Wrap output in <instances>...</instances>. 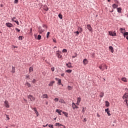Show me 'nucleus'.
<instances>
[{
	"label": "nucleus",
	"mask_w": 128,
	"mask_h": 128,
	"mask_svg": "<svg viewBox=\"0 0 128 128\" xmlns=\"http://www.w3.org/2000/svg\"><path fill=\"white\" fill-rule=\"evenodd\" d=\"M99 68L102 70H104V68L108 70V66L104 64H102L99 66Z\"/></svg>",
	"instance_id": "obj_1"
},
{
	"label": "nucleus",
	"mask_w": 128,
	"mask_h": 128,
	"mask_svg": "<svg viewBox=\"0 0 128 128\" xmlns=\"http://www.w3.org/2000/svg\"><path fill=\"white\" fill-rule=\"evenodd\" d=\"M28 98L30 100V102H32V100H36V98H34L32 95L28 96Z\"/></svg>",
	"instance_id": "obj_2"
},
{
	"label": "nucleus",
	"mask_w": 128,
	"mask_h": 128,
	"mask_svg": "<svg viewBox=\"0 0 128 128\" xmlns=\"http://www.w3.org/2000/svg\"><path fill=\"white\" fill-rule=\"evenodd\" d=\"M56 56H58V58H62V56L60 54V51L56 52Z\"/></svg>",
	"instance_id": "obj_3"
},
{
	"label": "nucleus",
	"mask_w": 128,
	"mask_h": 128,
	"mask_svg": "<svg viewBox=\"0 0 128 128\" xmlns=\"http://www.w3.org/2000/svg\"><path fill=\"white\" fill-rule=\"evenodd\" d=\"M109 34L111 36H116V32H108Z\"/></svg>",
	"instance_id": "obj_4"
},
{
	"label": "nucleus",
	"mask_w": 128,
	"mask_h": 128,
	"mask_svg": "<svg viewBox=\"0 0 128 128\" xmlns=\"http://www.w3.org/2000/svg\"><path fill=\"white\" fill-rule=\"evenodd\" d=\"M44 30H46L45 29H42V26H39L38 27V32L40 34H42V32H44Z\"/></svg>",
	"instance_id": "obj_5"
},
{
	"label": "nucleus",
	"mask_w": 128,
	"mask_h": 128,
	"mask_svg": "<svg viewBox=\"0 0 128 128\" xmlns=\"http://www.w3.org/2000/svg\"><path fill=\"white\" fill-rule=\"evenodd\" d=\"M122 98H123L124 100V99L126 98V99L124 100V102H126V104H128V99H127V98H128V96L126 95V94H125L124 95V96H123V97H122Z\"/></svg>",
	"instance_id": "obj_6"
},
{
	"label": "nucleus",
	"mask_w": 128,
	"mask_h": 128,
	"mask_svg": "<svg viewBox=\"0 0 128 128\" xmlns=\"http://www.w3.org/2000/svg\"><path fill=\"white\" fill-rule=\"evenodd\" d=\"M6 26L8 28H12V27H14V24H12V23H10V22L6 23Z\"/></svg>",
	"instance_id": "obj_7"
},
{
	"label": "nucleus",
	"mask_w": 128,
	"mask_h": 128,
	"mask_svg": "<svg viewBox=\"0 0 128 128\" xmlns=\"http://www.w3.org/2000/svg\"><path fill=\"white\" fill-rule=\"evenodd\" d=\"M4 104V106H6V108H10V104L8 103V100H5Z\"/></svg>",
	"instance_id": "obj_8"
},
{
	"label": "nucleus",
	"mask_w": 128,
	"mask_h": 128,
	"mask_svg": "<svg viewBox=\"0 0 128 128\" xmlns=\"http://www.w3.org/2000/svg\"><path fill=\"white\" fill-rule=\"evenodd\" d=\"M86 28L90 32H92V26H90V24H87L86 25Z\"/></svg>",
	"instance_id": "obj_9"
},
{
	"label": "nucleus",
	"mask_w": 128,
	"mask_h": 128,
	"mask_svg": "<svg viewBox=\"0 0 128 128\" xmlns=\"http://www.w3.org/2000/svg\"><path fill=\"white\" fill-rule=\"evenodd\" d=\"M72 106L73 110H76V108H78V107L76 105V104H74V102H72Z\"/></svg>",
	"instance_id": "obj_10"
},
{
	"label": "nucleus",
	"mask_w": 128,
	"mask_h": 128,
	"mask_svg": "<svg viewBox=\"0 0 128 128\" xmlns=\"http://www.w3.org/2000/svg\"><path fill=\"white\" fill-rule=\"evenodd\" d=\"M66 66L69 68H72V63L70 62H68V64H66Z\"/></svg>",
	"instance_id": "obj_11"
},
{
	"label": "nucleus",
	"mask_w": 128,
	"mask_h": 128,
	"mask_svg": "<svg viewBox=\"0 0 128 128\" xmlns=\"http://www.w3.org/2000/svg\"><path fill=\"white\" fill-rule=\"evenodd\" d=\"M80 97H78L77 98V102H76V104L78 106H80Z\"/></svg>",
	"instance_id": "obj_12"
},
{
	"label": "nucleus",
	"mask_w": 128,
	"mask_h": 128,
	"mask_svg": "<svg viewBox=\"0 0 128 128\" xmlns=\"http://www.w3.org/2000/svg\"><path fill=\"white\" fill-rule=\"evenodd\" d=\"M105 112H107V114L109 116H111V114H110V110H108V108L105 109Z\"/></svg>",
	"instance_id": "obj_13"
},
{
	"label": "nucleus",
	"mask_w": 128,
	"mask_h": 128,
	"mask_svg": "<svg viewBox=\"0 0 128 128\" xmlns=\"http://www.w3.org/2000/svg\"><path fill=\"white\" fill-rule=\"evenodd\" d=\"M56 112H58V114H60V116H62V110H60L58 109H56Z\"/></svg>",
	"instance_id": "obj_14"
},
{
	"label": "nucleus",
	"mask_w": 128,
	"mask_h": 128,
	"mask_svg": "<svg viewBox=\"0 0 128 128\" xmlns=\"http://www.w3.org/2000/svg\"><path fill=\"white\" fill-rule=\"evenodd\" d=\"M55 80H58V84H62V80L60 79H59L58 78H56Z\"/></svg>",
	"instance_id": "obj_15"
},
{
	"label": "nucleus",
	"mask_w": 128,
	"mask_h": 128,
	"mask_svg": "<svg viewBox=\"0 0 128 128\" xmlns=\"http://www.w3.org/2000/svg\"><path fill=\"white\" fill-rule=\"evenodd\" d=\"M104 92H101L100 93V98H104Z\"/></svg>",
	"instance_id": "obj_16"
},
{
	"label": "nucleus",
	"mask_w": 128,
	"mask_h": 128,
	"mask_svg": "<svg viewBox=\"0 0 128 128\" xmlns=\"http://www.w3.org/2000/svg\"><path fill=\"white\" fill-rule=\"evenodd\" d=\"M83 64H88V60L86 58L83 60Z\"/></svg>",
	"instance_id": "obj_17"
},
{
	"label": "nucleus",
	"mask_w": 128,
	"mask_h": 128,
	"mask_svg": "<svg viewBox=\"0 0 128 128\" xmlns=\"http://www.w3.org/2000/svg\"><path fill=\"white\" fill-rule=\"evenodd\" d=\"M120 31L122 32V34H124L125 29L124 28H120Z\"/></svg>",
	"instance_id": "obj_18"
},
{
	"label": "nucleus",
	"mask_w": 128,
	"mask_h": 128,
	"mask_svg": "<svg viewBox=\"0 0 128 128\" xmlns=\"http://www.w3.org/2000/svg\"><path fill=\"white\" fill-rule=\"evenodd\" d=\"M42 28H44V30H48V26H46V24H42Z\"/></svg>",
	"instance_id": "obj_19"
},
{
	"label": "nucleus",
	"mask_w": 128,
	"mask_h": 128,
	"mask_svg": "<svg viewBox=\"0 0 128 128\" xmlns=\"http://www.w3.org/2000/svg\"><path fill=\"white\" fill-rule=\"evenodd\" d=\"M54 84V81H52L49 84V86H52Z\"/></svg>",
	"instance_id": "obj_20"
},
{
	"label": "nucleus",
	"mask_w": 128,
	"mask_h": 128,
	"mask_svg": "<svg viewBox=\"0 0 128 128\" xmlns=\"http://www.w3.org/2000/svg\"><path fill=\"white\" fill-rule=\"evenodd\" d=\"M122 82H128V80H126V78H122Z\"/></svg>",
	"instance_id": "obj_21"
},
{
	"label": "nucleus",
	"mask_w": 128,
	"mask_h": 128,
	"mask_svg": "<svg viewBox=\"0 0 128 128\" xmlns=\"http://www.w3.org/2000/svg\"><path fill=\"white\" fill-rule=\"evenodd\" d=\"M109 50H111V52H114V48H112V46H109Z\"/></svg>",
	"instance_id": "obj_22"
},
{
	"label": "nucleus",
	"mask_w": 128,
	"mask_h": 128,
	"mask_svg": "<svg viewBox=\"0 0 128 128\" xmlns=\"http://www.w3.org/2000/svg\"><path fill=\"white\" fill-rule=\"evenodd\" d=\"M59 102H61L62 104H66V102H64V100H63V99H60L59 100Z\"/></svg>",
	"instance_id": "obj_23"
},
{
	"label": "nucleus",
	"mask_w": 128,
	"mask_h": 128,
	"mask_svg": "<svg viewBox=\"0 0 128 128\" xmlns=\"http://www.w3.org/2000/svg\"><path fill=\"white\" fill-rule=\"evenodd\" d=\"M117 10L118 14H120L122 12V8H118Z\"/></svg>",
	"instance_id": "obj_24"
},
{
	"label": "nucleus",
	"mask_w": 128,
	"mask_h": 128,
	"mask_svg": "<svg viewBox=\"0 0 128 128\" xmlns=\"http://www.w3.org/2000/svg\"><path fill=\"white\" fill-rule=\"evenodd\" d=\"M68 90H72V86H68Z\"/></svg>",
	"instance_id": "obj_25"
},
{
	"label": "nucleus",
	"mask_w": 128,
	"mask_h": 128,
	"mask_svg": "<svg viewBox=\"0 0 128 128\" xmlns=\"http://www.w3.org/2000/svg\"><path fill=\"white\" fill-rule=\"evenodd\" d=\"M106 103V106H110V102H108V101H106L105 102Z\"/></svg>",
	"instance_id": "obj_26"
},
{
	"label": "nucleus",
	"mask_w": 128,
	"mask_h": 128,
	"mask_svg": "<svg viewBox=\"0 0 128 128\" xmlns=\"http://www.w3.org/2000/svg\"><path fill=\"white\" fill-rule=\"evenodd\" d=\"M15 70H16V68L14 66H12V74H14Z\"/></svg>",
	"instance_id": "obj_27"
},
{
	"label": "nucleus",
	"mask_w": 128,
	"mask_h": 128,
	"mask_svg": "<svg viewBox=\"0 0 128 128\" xmlns=\"http://www.w3.org/2000/svg\"><path fill=\"white\" fill-rule=\"evenodd\" d=\"M34 72V68L32 67H30L29 68V72Z\"/></svg>",
	"instance_id": "obj_28"
},
{
	"label": "nucleus",
	"mask_w": 128,
	"mask_h": 128,
	"mask_svg": "<svg viewBox=\"0 0 128 128\" xmlns=\"http://www.w3.org/2000/svg\"><path fill=\"white\" fill-rule=\"evenodd\" d=\"M42 97L43 98H48V94H43Z\"/></svg>",
	"instance_id": "obj_29"
},
{
	"label": "nucleus",
	"mask_w": 128,
	"mask_h": 128,
	"mask_svg": "<svg viewBox=\"0 0 128 128\" xmlns=\"http://www.w3.org/2000/svg\"><path fill=\"white\" fill-rule=\"evenodd\" d=\"M44 10H46V12H48V8L47 6H44Z\"/></svg>",
	"instance_id": "obj_30"
},
{
	"label": "nucleus",
	"mask_w": 128,
	"mask_h": 128,
	"mask_svg": "<svg viewBox=\"0 0 128 128\" xmlns=\"http://www.w3.org/2000/svg\"><path fill=\"white\" fill-rule=\"evenodd\" d=\"M72 72V70H66V72H68V74H70Z\"/></svg>",
	"instance_id": "obj_31"
},
{
	"label": "nucleus",
	"mask_w": 128,
	"mask_h": 128,
	"mask_svg": "<svg viewBox=\"0 0 128 128\" xmlns=\"http://www.w3.org/2000/svg\"><path fill=\"white\" fill-rule=\"evenodd\" d=\"M55 126H62V124H60V123H56V124H55Z\"/></svg>",
	"instance_id": "obj_32"
},
{
	"label": "nucleus",
	"mask_w": 128,
	"mask_h": 128,
	"mask_svg": "<svg viewBox=\"0 0 128 128\" xmlns=\"http://www.w3.org/2000/svg\"><path fill=\"white\" fill-rule=\"evenodd\" d=\"M78 30L80 32H82V28L81 27H78Z\"/></svg>",
	"instance_id": "obj_33"
},
{
	"label": "nucleus",
	"mask_w": 128,
	"mask_h": 128,
	"mask_svg": "<svg viewBox=\"0 0 128 128\" xmlns=\"http://www.w3.org/2000/svg\"><path fill=\"white\" fill-rule=\"evenodd\" d=\"M112 6L113 8H118V5L116 4H114Z\"/></svg>",
	"instance_id": "obj_34"
},
{
	"label": "nucleus",
	"mask_w": 128,
	"mask_h": 128,
	"mask_svg": "<svg viewBox=\"0 0 128 128\" xmlns=\"http://www.w3.org/2000/svg\"><path fill=\"white\" fill-rule=\"evenodd\" d=\"M32 110H34V112H36V114H38V110H36V108H32Z\"/></svg>",
	"instance_id": "obj_35"
},
{
	"label": "nucleus",
	"mask_w": 128,
	"mask_h": 128,
	"mask_svg": "<svg viewBox=\"0 0 128 128\" xmlns=\"http://www.w3.org/2000/svg\"><path fill=\"white\" fill-rule=\"evenodd\" d=\"M26 86H28V88H30V86H32L28 82H26Z\"/></svg>",
	"instance_id": "obj_36"
},
{
	"label": "nucleus",
	"mask_w": 128,
	"mask_h": 128,
	"mask_svg": "<svg viewBox=\"0 0 128 128\" xmlns=\"http://www.w3.org/2000/svg\"><path fill=\"white\" fill-rule=\"evenodd\" d=\"M14 20H16V17H13V18H12V22H14Z\"/></svg>",
	"instance_id": "obj_37"
},
{
	"label": "nucleus",
	"mask_w": 128,
	"mask_h": 128,
	"mask_svg": "<svg viewBox=\"0 0 128 128\" xmlns=\"http://www.w3.org/2000/svg\"><path fill=\"white\" fill-rule=\"evenodd\" d=\"M58 18H60V20H62V14H59L58 15Z\"/></svg>",
	"instance_id": "obj_38"
},
{
	"label": "nucleus",
	"mask_w": 128,
	"mask_h": 128,
	"mask_svg": "<svg viewBox=\"0 0 128 128\" xmlns=\"http://www.w3.org/2000/svg\"><path fill=\"white\" fill-rule=\"evenodd\" d=\"M42 39V36H40V35H38V40H41Z\"/></svg>",
	"instance_id": "obj_39"
},
{
	"label": "nucleus",
	"mask_w": 128,
	"mask_h": 128,
	"mask_svg": "<svg viewBox=\"0 0 128 128\" xmlns=\"http://www.w3.org/2000/svg\"><path fill=\"white\" fill-rule=\"evenodd\" d=\"M5 116H6V118H7V120H10V116L8 115V114H5Z\"/></svg>",
	"instance_id": "obj_40"
},
{
	"label": "nucleus",
	"mask_w": 128,
	"mask_h": 128,
	"mask_svg": "<svg viewBox=\"0 0 128 128\" xmlns=\"http://www.w3.org/2000/svg\"><path fill=\"white\" fill-rule=\"evenodd\" d=\"M63 114L66 116V118H68V114L66 112H63Z\"/></svg>",
	"instance_id": "obj_41"
},
{
	"label": "nucleus",
	"mask_w": 128,
	"mask_h": 128,
	"mask_svg": "<svg viewBox=\"0 0 128 128\" xmlns=\"http://www.w3.org/2000/svg\"><path fill=\"white\" fill-rule=\"evenodd\" d=\"M14 22H16V24H18V26L20 24L18 23V20H15Z\"/></svg>",
	"instance_id": "obj_42"
},
{
	"label": "nucleus",
	"mask_w": 128,
	"mask_h": 128,
	"mask_svg": "<svg viewBox=\"0 0 128 128\" xmlns=\"http://www.w3.org/2000/svg\"><path fill=\"white\" fill-rule=\"evenodd\" d=\"M54 101L56 102H58V98H55L54 99Z\"/></svg>",
	"instance_id": "obj_43"
},
{
	"label": "nucleus",
	"mask_w": 128,
	"mask_h": 128,
	"mask_svg": "<svg viewBox=\"0 0 128 128\" xmlns=\"http://www.w3.org/2000/svg\"><path fill=\"white\" fill-rule=\"evenodd\" d=\"M124 37H126V36H128V32H124Z\"/></svg>",
	"instance_id": "obj_44"
},
{
	"label": "nucleus",
	"mask_w": 128,
	"mask_h": 128,
	"mask_svg": "<svg viewBox=\"0 0 128 128\" xmlns=\"http://www.w3.org/2000/svg\"><path fill=\"white\" fill-rule=\"evenodd\" d=\"M62 52H68V50L66 49H64Z\"/></svg>",
	"instance_id": "obj_45"
},
{
	"label": "nucleus",
	"mask_w": 128,
	"mask_h": 128,
	"mask_svg": "<svg viewBox=\"0 0 128 128\" xmlns=\"http://www.w3.org/2000/svg\"><path fill=\"white\" fill-rule=\"evenodd\" d=\"M19 40H22V36H20L18 37Z\"/></svg>",
	"instance_id": "obj_46"
},
{
	"label": "nucleus",
	"mask_w": 128,
	"mask_h": 128,
	"mask_svg": "<svg viewBox=\"0 0 128 128\" xmlns=\"http://www.w3.org/2000/svg\"><path fill=\"white\" fill-rule=\"evenodd\" d=\"M50 32H47L46 38H48V36H50Z\"/></svg>",
	"instance_id": "obj_47"
},
{
	"label": "nucleus",
	"mask_w": 128,
	"mask_h": 128,
	"mask_svg": "<svg viewBox=\"0 0 128 128\" xmlns=\"http://www.w3.org/2000/svg\"><path fill=\"white\" fill-rule=\"evenodd\" d=\"M76 54L75 56H72V58H76V56H78V54Z\"/></svg>",
	"instance_id": "obj_48"
},
{
	"label": "nucleus",
	"mask_w": 128,
	"mask_h": 128,
	"mask_svg": "<svg viewBox=\"0 0 128 128\" xmlns=\"http://www.w3.org/2000/svg\"><path fill=\"white\" fill-rule=\"evenodd\" d=\"M49 128H54V125L48 124Z\"/></svg>",
	"instance_id": "obj_49"
},
{
	"label": "nucleus",
	"mask_w": 128,
	"mask_h": 128,
	"mask_svg": "<svg viewBox=\"0 0 128 128\" xmlns=\"http://www.w3.org/2000/svg\"><path fill=\"white\" fill-rule=\"evenodd\" d=\"M16 32H20V30L18 28H16Z\"/></svg>",
	"instance_id": "obj_50"
},
{
	"label": "nucleus",
	"mask_w": 128,
	"mask_h": 128,
	"mask_svg": "<svg viewBox=\"0 0 128 128\" xmlns=\"http://www.w3.org/2000/svg\"><path fill=\"white\" fill-rule=\"evenodd\" d=\"M14 4H18V0H14Z\"/></svg>",
	"instance_id": "obj_51"
},
{
	"label": "nucleus",
	"mask_w": 128,
	"mask_h": 128,
	"mask_svg": "<svg viewBox=\"0 0 128 128\" xmlns=\"http://www.w3.org/2000/svg\"><path fill=\"white\" fill-rule=\"evenodd\" d=\"M51 70H52V72H54V68H51Z\"/></svg>",
	"instance_id": "obj_52"
},
{
	"label": "nucleus",
	"mask_w": 128,
	"mask_h": 128,
	"mask_svg": "<svg viewBox=\"0 0 128 128\" xmlns=\"http://www.w3.org/2000/svg\"><path fill=\"white\" fill-rule=\"evenodd\" d=\"M74 33H75V34H76L77 35H78V34H79L80 32H78V31H76V32H74Z\"/></svg>",
	"instance_id": "obj_53"
},
{
	"label": "nucleus",
	"mask_w": 128,
	"mask_h": 128,
	"mask_svg": "<svg viewBox=\"0 0 128 128\" xmlns=\"http://www.w3.org/2000/svg\"><path fill=\"white\" fill-rule=\"evenodd\" d=\"M53 42H56V38H54V39H53Z\"/></svg>",
	"instance_id": "obj_54"
},
{
	"label": "nucleus",
	"mask_w": 128,
	"mask_h": 128,
	"mask_svg": "<svg viewBox=\"0 0 128 128\" xmlns=\"http://www.w3.org/2000/svg\"><path fill=\"white\" fill-rule=\"evenodd\" d=\"M97 116L98 118H100V115L98 113H97Z\"/></svg>",
	"instance_id": "obj_55"
},
{
	"label": "nucleus",
	"mask_w": 128,
	"mask_h": 128,
	"mask_svg": "<svg viewBox=\"0 0 128 128\" xmlns=\"http://www.w3.org/2000/svg\"><path fill=\"white\" fill-rule=\"evenodd\" d=\"M0 8H3L4 4H0Z\"/></svg>",
	"instance_id": "obj_56"
},
{
	"label": "nucleus",
	"mask_w": 128,
	"mask_h": 128,
	"mask_svg": "<svg viewBox=\"0 0 128 128\" xmlns=\"http://www.w3.org/2000/svg\"><path fill=\"white\" fill-rule=\"evenodd\" d=\"M48 126V124H46V125H45V126H44H44H44V128H46V126Z\"/></svg>",
	"instance_id": "obj_57"
},
{
	"label": "nucleus",
	"mask_w": 128,
	"mask_h": 128,
	"mask_svg": "<svg viewBox=\"0 0 128 128\" xmlns=\"http://www.w3.org/2000/svg\"><path fill=\"white\" fill-rule=\"evenodd\" d=\"M82 111L83 112H84V108H82Z\"/></svg>",
	"instance_id": "obj_58"
},
{
	"label": "nucleus",
	"mask_w": 128,
	"mask_h": 128,
	"mask_svg": "<svg viewBox=\"0 0 128 128\" xmlns=\"http://www.w3.org/2000/svg\"><path fill=\"white\" fill-rule=\"evenodd\" d=\"M61 76H64V74H61Z\"/></svg>",
	"instance_id": "obj_59"
},
{
	"label": "nucleus",
	"mask_w": 128,
	"mask_h": 128,
	"mask_svg": "<svg viewBox=\"0 0 128 128\" xmlns=\"http://www.w3.org/2000/svg\"><path fill=\"white\" fill-rule=\"evenodd\" d=\"M30 78V76H26V78Z\"/></svg>",
	"instance_id": "obj_60"
},
{
	"label": "nucleus",
	"mask_w": 128,
	"mask_h": 128,
	"mask_svg": "<svg viewBox=\"0 0 128 128\" xmlns=\"http://www.w3.org/2000/svg\"><path fill=\"white\" fill-rule=\"evenodd\" d=\"M32 82H36V80H34L32 81Z\"/></svg>",
	"instance_id": "obj_61"
},
{
	"label": "nucleus",
	"mask_w": 128,
	"mask_h": 128,
	"mask_svg": "<svg viewBox=\"0 0 128 128\" xmlns=\"http://www.w3.org/2000/svg\"><path fill=\"white\" fill-rule=\"evenodd\" d=\"M126 40H128V36H126Z\"/></svg>",
	"instance_id": "obj_62"
},
{
	"label": "nucleus",
	"mask_w": 128,
	"mask_h": 128,
	"mask_svg": "<svg viewBox=\"0 0 128 128\" xmlns=\"http://www.w3.org/2000/svg\"><path fill=\"white\" fill-rule=\"evenodd\" d=\"M84 120H85V122H86V118H84Z\"/></svg>",
	"instance_id": "obj_63"
},
{
	"label": "nucleus",
	"mask_w": 128,
	"mask_h": 128,
	"mask_svg": "<svg viewBox=\"0 0 128 128\" xmlns=\"http://www.w3.org/2000/svg\"><path fill=\"white\" fill-rule=\"evenodd\" d=\"M108 2H110V0H108Z\"/></svg>",
	"instance_id": "obj_64"
}]
</instances>
